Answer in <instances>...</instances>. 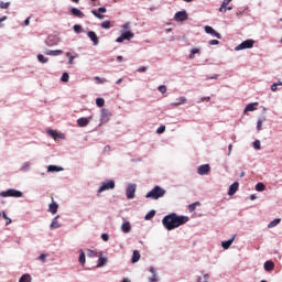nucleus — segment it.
Segmentation results:
<instances>
[{"label": "nucleus", "mask_w": 282, "mask_h": 282, "mask_svg": "<svg viewBox=\"0 0 282 282\" xmlns=\"http://www.w3.org/2000/svg\"><path fill=\"white\" fill-rule=\"evenodd\" d=\"M188 216H178L177 214L173 213L165 216L162 220V224L166 230H175V228H180V226H184L187 224Z\"/></svg>", "instance_id": "nucleus-1"}, {"label": "nucleus", "mask_w": 282, "mask_h": 282, "mask_svg": "<svg viewBox=\"0 0 282 282\" xmlns=\"http://www.w3.org/2000/svg\"><path fill=\"white\" fill-rule=\"evenodd\" d=\"M164 195H166V189L156 185L145 195V197L147 199H160V197H164Z\"/></svg>", "instance_id": "nucleus-2"}, {"label": "nucleus", "mask_w": 282, "mask_h": 282, "mask_svg": "<svg viewBox=\"0 0 282 282\" xmlns=\"http://www.w3.org/2000/svg\"><path fill=\"white\" fill-rule=\"evenodd\" d=\"M0 197H23V193L17 189H8L1 192Z\"/></svg>", "instance_id": "nucleus-3"}, {"label": "nucleus", "mask_w": 282, "mask_h": 282, "mask_svg": "<svg viewBox=\"0 0 282 282\" xmlns=\"http://www.w3.org/2000/svg\"><path fill=\"white\" fill-rule=\"evenodd\" d=\"M251 47H254V40H246L242 43H240L238 46H236V52H239L241 50H251Z\"/></svg>", "instance_id": "nucleus-4"}, {"label": "nucleus", "mask_w": 282, "mask_h": 282, "mask_svg": "<svg viewBox=\"0 0 282 282\" xmlns=\"http://www.w3.org/2000/svg\"><path fill=\"white\" fill-rule=\"evenodd\" d=\"M116 188V182L115 181H107L106 183H102L101 186L98 189V193H104V191H111Z\"/></svg>", "instance_id": "nucleus-5"}, {"label": "nucleus", "mask_w": 282, "mask_h": 282, "mask_svg": "<svg viewBox=\"0 0 282 282\" xmlns=\"http://www.w3.org/2000/svg\"><path fill=\"white\" fill-rule=\"evenodd\" d=\"M134 34L131 31H126L119 36L116 42L117 43H123L124 41H131L133 39Z\"/></svg>", "instance_id": "nucleus-6"}, {"label": "nucleus", "mask_w": 282, "mask_h": 282, "mask_svg": "<svg viewBox=\"0 0 282 282\" xmlns=\"http://www.w3.org/2000/svg\"><path fill=\"white\" fill-rule=\"evenodd\" d=\"M135 184H129L126 189L127 199H133L135 197Z\"/></svg>", "instance_id": "nucleus-7"}, {"label": "nucleus", "mask_w": 282, "mask_h": 282, "mask_svg": "<svg viewBox=\"0 0 282 282\" xmlns=\"http://www.w3.org/2000/svg\"><path fill=\"white\" fill-rule=\"evenodd\" d=\"M111 118V112L107 108L101 109L100 121L102 124L107 123V121Z\"/></svg>", "instance_id": "nucleus-8"}, {"label": "nucleus", "mask_w": 282, "mask_h": 282, "mask_svg": "<svg viewBox=\"0 0 282 282\" xmlns=\"http://www.w3.org/2000/svg\"><path fill=\"white\" fill-rule=\"evenodd\" d=\"M94 117H82L79 119H77V124L78 127H87V124H89V122H91Z\"/></svg>", "instance_id": "nucleus-9"}, {"label": "nucleus", "mask_w": 282, "mask_h": 282, "mask_svg": "<svg viewBox=\"0 0 282 282\" xmlns=\"http://www.w3.org/2000/svg\"><path fill=\"white\" fill-rule=\"evenodd\" d=\"M197 173L198 175H208V173H210V165L204 164L198 166Z\"/></svg>", "instance_id": "nucleus-10"}, {"label": "nucleus", "mask_w": 282, "mask_h": 282, "mask_svg": "<svg viewBox=\"0 0 282 282\" xmlns=\"http://www.w3.org/2000/svg\"><path fill=\"white\" fill-rule=\"evenodd\" d=\"M175 21H186L188 19V13L186 11H178L174 15Z\"/></svg>", "instance_id": "nucleus-11"}, {"label": "nucleus", "mask_w": 282, "mask_h": 282, "mask_svg": "<svg viewBox=\"0 0 282 282\" xmlns=\"http://www.w3.org/2000/svg\"><path fill=\"white\" fill-rule=\"evenodd\" d=\"M51 199L52 204L48 205V213H51L52 215H56V213H58V204L54 202V197H52Z\"/></svg>", "instance_id": "nucleus-12"}, {"label": "nucleus", "mask_w": 282, "mask_h": 282, "mask_svg": "<svg viewBox=\"0 0 282 282\" xmlns=\"http://www.w3.org/2000/svg\"><path fill=\"white\" fill-rule=\"evenodd\" d=\"M205 32L207 34H212V36H216V39H221V34H219L217 31H215V29H213V26H205Z\"/></svg>", "instance_id": "nucleus-13"}, {"label": "nucleus", "mask_w": 282, "mask_h": 282, "mask_svg": "<svg viewBox=\"0 0 282 282\" xmlns=\"http://www.w3.org/2000/svg\"><path fill=\"white\" fill-rule=\"evenodd\" d=\"M88 37L90 39V41H93L94 45H98V43H100V41L98 40V35L96 34V32L94 31H89L87 33Z\"/></svg>", "instance_id": "nucleus-14"}, {"label": "nucleus", "mask_w": 282, "mask_h": 282, "mask_svg": "<svg viewBox=\"0 0 282 282\" xmlns=\"http://www.w3.org/2000/svg\"><path fill=\"white\" fill-rule=\"evenodd\" d=\"M236 237H237V236L234 235V236L231 237V239L221 242V246H223L224 250H228V248H230V246H232V243L235 242Z\"/></svg>", "instance_id": "nucleus-15"}, {"label": "nucleus", "mask_w": 282, "mask_h": 282, "mask_svg": "<svg viewBox=\"0 0 282 282\" xmlns=\"http://www.w3.org/2000/svg\"><path fill=\"white\" fill-rule=\"evenodd\" d=\"M239 191V183L235 182L229 186L228 195H235Z\"/></svg>", "instance_id": "nucleus-16"}, {"label": "nucleus", "mask_w": 282, "mask_h": 282, "mask_svg": "<svg viewBox=\"0 0 282 282\" xmlns=\"http://www.w3.org/2000/svg\"><path fill=\"white\" fill-rule=\"evenodd\" d=\"M70 12L73 17H77L78 19L85 18V13H83L79 9L73 8Z\"/></svg>", "instance_id": "nucleus-17"}, {"label": "nucleus", "mask_w": 282, "mask_h": 282, "mask_svg": "<svg viewBox=\"0 0 282 282\" xmlns=\"http://www.w3.org/2000/svg\"><path fill=\"white\" fill-rule=\"evenodd\" d=\"M265 272H272L274 270V263L271 260L264 262Z\"/></svg>", "instance_id": "nucleus-18"}, {"label": "nucleus", "mask_w": 282, "mask_h": 282, "mask_svg": "<svg viewBox=\"0 0 282 282\" xmlns=\"http://www.w3.org/2000/svg\"><path fill=\"white\" fill-rule=\"evenodd\" d=\"M180 105H186V97H180L176 99V102H172V107H180Z\"/></svg>", "instance_id": "nucleus-19"}, {"label": "nucleus", "mask_w": 282, "mask_h": 282, "mask_svg": "<svg viewBox=\"0 0 282 282\" xmlns=\"http://www.w3.org/2000/svg\"><path fill=\"white\" fill-rule=\"evenodd\" d=\"M121 230L124 234L131 232V223L126 221L121 225Z\"/></svg>", "instance_id": "nucleus-20"}, {"label": "nucleus", "mask_w": 282, "mask_h": 282, "mask_svg": "<svg viewBox=\"0 0 282 282\" xmlns=\"http://www.w3.org/2000/svg\"><path fill=\"white\" fill-rule=\"evenodd\" d=\"M47 133L51 135V138H54V140H58V139L63 138L62 133H58L52 129L47 130Z\"/></svg>", "instance_id": "nucleus-21"}, {"label": "nucleus", "mask_w": 282, "mask_h": 282, "mask_svg": "<svg viewBox=\"0 0 282 282\" xmlns=\"http://www.w3.org/2000/svg\"><path fill=\"white\" fill-rule=\"evenodd\" d=\"M45 54L47 56H61V54H63V50H55V51L47 50Z\"/></svg>", "instance_id": "nucleus-22"}, {"label": "nucleus", "mask_w": 282, "mask_h": 282, "mask_svg": "<svg viewBox=\"0 0 282 282\" xmlns=\"http://www.w3.org/2000/svg\"><path fill=\"white\" fill-rule=\"evenodd\" d=\"M58 217H59V216H56V217L52 220L51 226H50L51 230H56V228H58V227L61 226V224L58 223Z\"/></svg>", "instance_id": "nucleus-23"}, {"label": "nucleus", "mask_w": 282, "mask_h": 282, "mask_svg": "<svg viewBox=\"0 0 282 282\" xmlns=\"http://www.w3.org/2000/svg\"><path fill=\"white\" fill-rule=\"evenodd\" d=\"M131 261H132L133 263H138V261H140V251H138V250H134V251H133Z\"/></svg>", "instance_id": "nucleus-24"}, {"label": "nucleus", "mask_w": 282, "mask_h": 282, "mask_svg": "<svg viewBox=\"0 0 282 282\" xmlns=\"http://www.w3.org/2000/svg\"><path fill=\"white\" fill-rule=\"evenodd\" d=\"M197 206H202V203L195 202V203H193V204H189V205H188V210H189L191 213H195V209L197 208Z\"/></svg>", "instance_id": "nucleus-25"}, {"label": "nucleus", "mask_w": 282, "mask_h": 282, "mask_svg": "<svg viewBox=\"0 0 282 282\" xmlns=\"http://www.w3.org/2000/svg\"><path fill=\"white\" fill-rule=\"evenodd\" d=\"M279 224H281V218H275L268 225V228H275V226H279Z\"/></svg>", "instance_id": "nucleus-26"}, {"label": "nucleus", "mask_w": 282, "mask_h": 282, "mask_svg": "<svg viewBox=\"0 0 282 282\" xmlns=\"http://www.w3.org/2000/svg\"><path fill=\"white\" fill-rule=\"evenodd\" d=\"M155 217V210H150L147 215H145V217H144V220L145 221H149V220H151V219H153Z\"/></svg>", "instance_id": "nucleus-27"}, {"label": "nucleus", "mask_w": 282, "mask_h": 282, "mask_svg": "<svg viewBox=\"0 0 282 282\" xmlns=\"http://www.w3.org/2000/svg\"><path fill=\"white\" fill-rule=\"evenodd\" d=\"M53 39H54V37L48 36L47 40L45 41V44H46L48 47H54V45H56V42H54Z\"/></svg>", "instance_id": "nucleus-28"}, {"label": "nucleus", "mask_w": 282, "mask_h": 282, "mask_svg": "<svg viewBox=\"0 0 282 282\" xmlns=\"http://www.w3.org/2000/svg\"><path fill=\"white\" fill-rule=\"evenodd\" d=\"M47 171H48V173H54V172L63 171V169H61V167H58L56 165H50L47 167Z\"/></svg>", "instance_id": "nucleus-29"}, {"label": "nucleus", "mask_w": 282, "mask_h": 282, "mask_svg": "<svg viewBox=\"0 0 282 282\" xmlns=\"http://www.w3.org/2000/svg\"><path fill=\"white\" fill-rule=\"evenodd\" d=\"M32 281V278L30 276V274H23L19 282H31Z\"/></svg>", "instance_id": "nucleus-30"}, {"label": "nucleus", "mask_w": 282, "mask_h": 282, "mask_svg": "<svg viewBox=\"0 0 282 282\" xmlns=\"http://www.w3.org/2000/svg\"><path fill=\"white\" fill-rule=\"evenodd\" d=\"M79 263H80V265H85V261H86V259H85V251H83V250H79Z\"/></svg>", "instance_id": "nucleus-31"}, {"label": "nucleus", "mask_w": 282, "mask_h": 282, "mask_svg": "<svg viewBox=\"0 0 282 282\" xmlns=\"http://www.w3.org/2000/svg\"><path fill=\"white\" fill-rule=\"evenodd\" d=\"M256 191H258L259 193L265 191V184H263V183H258V184L256 185Z\"/></svg>", "instance_id": "nucleus-32"}, {"label": "nucleus", "mask_w": 282, "mask_h": 282, "mask_svg": "<svg viewBox=\"0 0 282 282\" xmlns=\"http://www.w3.org/2000/svg\"><path fill=\"white\" fill-rule=\"evenodd\" d=\"M37 61L40 63H47L50 61V58L45 57L43 54H39L37 55Z\"/></svg>", "instance_id": "nucleus-33"}, {"label": "nucleus", "mask_w": 282, "mask_h": 282, "mask_svg": "<svg viewBox=\"0 0 282 282\" xmlns=\"http://www.w3.org/2000/svg\"><path fill=\"white\" fill-rule=\"evenodd\" d=\"M254 104H249L247 105V107L245 108V113H248V111H254Z\"/></svg>", "instance_id": "nucleus-34"}, {"label": "nucleus", "mask_w": 282, "mask_h": 282, "mask_svg": "<svg viewBox=\"0 0 282 282\" xmlns=\"http://www.w3.org/2000/svg\"><path fill=\"white\" fill-rule=\"evenodd\" d=\"M105 263H107V258H102V257L99 258L97 268H102V265H105Z\"/></svg>", "instance_id": "nucleus-35"}, {"label": "nucleus", "mask_w": 282, "mask_h": 282, "mask_svg": "<svg viewBox=\"0 0 282 282\" xmlns=\"http://www.w3.org/2000/svg\"><path fill=\"white\" fill-rule=\"evenodd\" d=\"M97 107H105V99L104 98H97L96 99Z\"/></svg>", "instance_id": "nucleus-36"}, {"label": "nucleus", "mask_w": 282, "mask_h": 282, "mask_svg": "<svg viewBox=\"0 0 282 282\" xmlns=\"http://www.w3.org/2000/svg\"><path fill=\"white\" fill-rule=\"evenodd\" d=\"M195 54H199V48H192L189 58L191 59L195 58Z\"/></svg>", "instance_id": "nucleus-37"}, {"label": "nucleus", "mask_w": 282, "mask_h": 282, "mask_svg": "<svg viewBox=\"0 0 282 282\" xmlns=\"http://www.w3.org/2000/svg\"><path fill=\"white\" fill-rule=\"evenodd\" d=\"M101 28L104 30H109V28H111V22L110 21H105L101 23Z\"/></svg>", "instance_id": "nucleus-38"}, {"label": "nucleus", "mask_w": 282, "mask_h": 282, "mask_svg": "<svg viewBox=\"0 0 282 282\" xmlns=\"http://www.w3.org/2000/svg\"><path fill=\"white\" fill-rule=\"evenodd\" d=\"M61 80L63 83H69V74L63 73Z\"/></svg>", "instance_id": "nucleus-39"}, {"label": "nucleus", "mask_w": 282, "mask_h": 282, "mask_svg": "<svg viewBox=\"0 0 282 282\" xmlns=\"http://www.w3.org/2000/svg\"><path fill=\"white\" fill-rule=\"evenodd\" d=\"M87 257H90V258L98 257V253L94 250L88 249L87 250Z\"/></svg>", "instance_id": "nucleus-40"}, {"label": "nucleus", "mask_w": 282, "mask_h": 282, "mask_svg": "<svg viewBox=\"0 0 282 282\" xmlns=\"http://www.w3.org/2000/svg\"><path fill=\"white\" fill-rule=\"evenodd\" d=\"M227 10H232V7H226L224 4L220 6L219 12L226 13Z\"/></svg>", "instance_id": "nucleus-41"}, {"label": "nucleus", "mask_w": 282, "mask_h": 282, "mask_svg": "<svg viewBox=\"0 0 282 282\" xmlns=\"http://www.w3.org/2000/svg\"><path fill=\"white\" fill-rule=\"evenodd\" d=\"M0 8L1 10H8V8H10V2H0Z\"/></svg>", "instance_id": "nucleus-42"}, {"label": "nucleus", "mask_w": 282, "mask_h": 282, "mask_svg": "<svg viewBox=\"0 0 282 282\" xmlns=\"http://www.w3.org/2000/svg\"><path fill=\"white\" fill-rule=\"evenodd\" d=\"M95 80H97V85H102V83H107L106 78H100L99 76H96Z\"/></svg>", "instance_id": "nucleus-43"}, {"label": "nucleus", "mask_w": 282, "mask_h": 282, "mask_svg": "<svg viewBox=\"0 0 282 282\" xmlns=\"http://www.w3.org/2000/svg\"><path fill=\"white\" fill-rule=\"evenodd\" d=\"M253 149H256L257 151H259L261 149V141L259 140H256L253 142Z\"/></svg>", "instance_id": "nucleus-44"}, {"label": "nucleus", "mask_w": 282, "mask_h": 282, "mask_svg": "<svg viewBox=\"0 0 282 282\" xmlns=\"http://www.w3.org/2000/svg\"><path fill=\"white\" fill-rule=\"evenodd\" d=\"M66 56L68 57V64L74 65V58H76V56L69 55V53H66Z\"/></svg>", "instance_id": "nucleus-45"}, {"label": "nucleus", "mask_w": 282, "mask_h": 282, "mask_svg": "<svg viewBox=\"0 0 282 282\" xmlns=\"http://www.w3.org/2000/svg\"><path fill=\"white\" fill-rule=\"evenodd\" d=\"M263 120H264V119H259V120H258V122H257V130H258V131H261V129H262L261 127H263Z\"/></svg>", "instance_id": "nucleus-46"}, {"label": "nucleus", "mask_w": 282, "mask_h": 282, "mask_svg": "<svg viewBox=\"0 0 282 282\" xmlns=\"http://www.w3.org/2000/svg\"><path fill=\"white\" fill-rule=\"evenodd\" d=\"M164 131H166V126H161L156 129V133L159 134L164 133Z\"/></svg>", "instance_id": "nucleus-47"}, {"label": "nucleus", "mask_w": 282, "mask_h": 282, "mask_svg": "<svg viewBox=\"0 0 282 282\" xmlns=\"http://www.w3.org/2000/svg\"><path fill=\"white\" fill-rule=\"evenodd\" d=\"M158 90L161 93V94H166V86L165 85H161L158 87Z\"/></svg>", "instance_id": "nucleus-48"}, {"label": "nucleus", "mask_w": 282, "mask_h": 282, "mask_svg": "<svg viewBox=\"0 0 282 282\" xmlns=\"http://www.w3.org/2000/svg\"><path fill=\"white\" fill-rule=\"evenodd\" d=\"M80 30H83V26H80L79 24L74 25V32H76L77 34H80Z\"/></svg>", "instance_id": "nucleus-49"}, {"label": "nucleus", "mask_w": 282, "mask_h": 282, "mask_svg": "<svg viewBox=\"0 0 282 282\" xmlns=\"http://www.w3.org/2000/svg\"><path fill=\"white\" fill-rule=\"evenodd\" d=\"M91 13L94 14V17H96L97 19H104V15L98 13V11L93 10Z\"/></svg>", "instance_id": "nucleus-50"}, {"label": "nucleus", "mask_w": 282, "mask_h": 282, "mask_svg": "<svg viewBox=\"0 0 282 282\" xmlns=\"http://www.w3.org/2000/svg\"><path fill=\"white\" fill-rule=\"evenodd\" d=\"M30 170V163L26 162L22 165L21 171H29Z\"/></svg>", "instance_id": "nucleus-51"}, {"label": "nucleus", "mask_w": 282, "mask_h": 282, "mask_svg": "<svg viewBox=\"0 0 282 282\" xmlns=\"http://www.w3.org/2000/svg\"><path fill=\"white\" fill-rule=\"evenodd\" d=\"M198 102H210V97H202Z\"/></svg>", "instance_id": "nucleus-52"}, {"label": "nucleus", "mask_w": 282, "mask_h": 282, "mask_svg": "<svg viewBox=\"0 0 282 282\" xmlns=\"http://www.w3.org/2000/svg\"><path fill=\"white\" fill-rule=\"evenodd\" d=\"M278 87H279V84H276V83L272 84L271 91H276V89H279Z\"/></svg>", "instance_id": "nucleus-53"}, {"label": "nucleus", "mask_w": 282, "mask_h": 282, "mask_svg": "<svg viewBox=\"0 0 282 282\" xmlns=\"http://www.w3.org/2000/svg\"><path fill=\"white\" fill-rule=\"evenodd\" d=\"M101 239H102V241H109V235L102 234Z\"/></svg>", "instance_id": "nucleus-54"}, {"label": "nucleus", "mask_w": 282, "mask_h": 282, "mask_svg": "<svg viewBox=\"0 0 282 282\" xmlns=\"http://www.w3.org/2000/svg\"><path fill=\"white\" fill-rule=\"evenodd\" d=\"M98 12H99L100 14H105V12H107V9H106L105 7H100V8L98 9Z\"/></svg>", "instance_id": "nucleus-55"}, {"label": "nucleus", "mask_w": 282, "mask_h": 282, "mask_svg": "<svg viewBox=\"0 0 282 282\" xmlns=\"http://www.w3.org/2000/svg\"><path fill=\"white\" fill-rule=\"evenodd\" d=\"M150 282H158V275L153 274V276L150 278Z\"/></svg>", "instance_id": "nucleus-56"}, {"label": "nucleus", "mask_w": 282, "mask_h": 282, "mask_svg": "<svg viewBox=\"0 0 282 282\" xmlns=\"http://www.w3.org/2000/svg\"><path fill=\"white\" fill-rule=\"evenodd\" d=\"M209 45H219V42L217 40L209 41Z\"/></svg>", "instance_id": "nucleus-57"}, {"label": "nucleus", "mask_w": 282, "mask_h": 282, "mask_svg": "<svg viewBox=\"0 0 282 282\" xmlns=\"http://www.w3.org/2000/svg\"><path fill=\"white\" fill-rule=\"evenodd\" d=\"M39 259L45 263L46 256L44 253L40 254Z\"/></svg>", "instance_id": "nucleus-58"}, {"label": "nucleus", "mask_w": 282, "mask_h": 282, "mask_svg": "<svg viewBox=\"0 0 282 282\" xmlns=\"http://www.w3.org/2000/svg\"><path fill=\"white\" fill-rule=\"evenodd\" d=\"M138 72L139 73L147 72V66H142V67L138 68Z\"/></svg>", "instance_id": "nucleus-59"}, {"label": "nucleus", "mask_w": 282, "mask_h": 282, "mask_svg": "<svg viewBox=\"0 0 282 282\" xmlns=\"http://www.w3.org/2000/svg\"><path fill=\"white\" fill-rule=\"evenodd\" d=\"M230 1H232V0H224V1H223V6H225L226 8H228V3H230Z\"/></svg>", "instance_id": "nucleus-60"}, {"label": "nucleus", "mask_w": 282, "mask_h": 282, "mask_svg": "<svg viewBox=\"0 0 282 282\" xmlns=\"http://www.w3.org/2000/svg\"><path fill=\"white\" fill-rule=\"evenodd\" d=\"M122 55H119V56H117V61H118V63H122Z\"/></svg>", "instance_id": "nucleus-61"}, {"label": "nucleus", "mask_w": 282, "mask_h": 282, "mask_svg": "<svg viewBox=\"0 0 282 282\" xmlns=\"http://www.w3.org/2000/svg\"><path fill=\"white\" fill-rule=\"evenodd\" d=\"M2 217H3V219H8L9 217H8V214H6V212H2Z\"/></svg>", "instance_id": "nucleus-62"}, {"label": "nucleus", "mask_w": 282, "mask_h": 282, "mask_svg": "<svg viewBox=\"0 0 282 282\" xmlns=\"http://www.w3.org/2000/svg\"><path fill=\"white\" fill-rule=\"evenodd\" d=\"M150 272H151L152 274H155V269H154L153 267H151V268H150Z\"/></svg>", "instance_id": "nucleus-63"}, {"label": "nucleus", "mask_w": 282, "mask_h": 282, "mask_svg": "<svg viewBox=\"0 0 282 282\" xmlns=\"http://www.w3.org/2000/svg\"><path fill=\"white\" fill-rule=\"evenodd\" d=\"M122 282H131V280L124 278V279L122 280Z\"/></svg>", "instance_id": "nucleus-64"}]
</instances>
